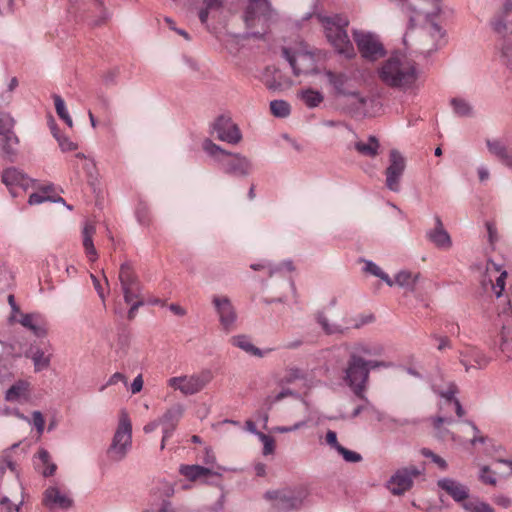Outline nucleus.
<instances>
[{"instance_id":"obj_32","label":"nucleus","mask_w":512,"mask_h":512,"mask_svg":"<svg viewBox=\"0 0 512 512\" xmlns=\"http://www.w3.org/2000/svg\"><path fill=\"white\" fill-rule=\"evenodd\" d=\"M30 384L25 380H18L5 393V400L8 402L27 400L29 398Z\"/></svg>"},{"instance_id":"obj_54","label":"nucleus","mask_w":512,"mask_h":512,"mask_svg":"<svg viewBox=\"0 0 512 512\" xmlns=\"http://www.w3.org/2000/svg\"><path fill=\"white\" fill-rule=\"evenodd\" d=\"M479 479L484 484H489L492 486H495L497 484L495 473L488 466L481 467Z\"/></svg>"},{"instance_id":"obj_47","label":"nucleus","mask_w":512,"mask_h":512,"mask_svg":"<svg viewBox=\"0 0 512 512\" xmlns=\"http://www.w3.org/2000/svg\"><path fill=\"white\" fill-rule=\"evenodd\" d=\"M305 379V373L296 366H290L285 369L284 376L281 379L282 384H292L298 380Z\"/></svg>"},{"instance_id":"obj_60","label":"nucleus","mask_w":512,"mask_h":512,"mask_svg":"<svg viewBox=\"0 0 512 512\" xmlns=\"http://www.w3.org/2000/svg\"><path fill=\"white\" fill-rule=\"evenodd\" d=\"M288 396H294L296 398H301L300 395L298 393L294 392L293 390L283 389L282 391L277 393L275 396L271 397L270 402L275 403V402L281 401L282 399H284Z\"/></svg>"},{"instance_id":"obj_17","label":"nucleus","mask_w":512,"mask_h":512,"mask_svg":"<svg viewBox=\"0 0 512 512\" xmlns=\"http://www.w3.org/2000/svg\"><path fill=\"white\" fill-rule=\"evenodd\" d=\"M212 131L219 140L230 144H237L242 139L241 132L236 124L230 118L224 116H220L214 121Z\"/></svg>"},{"instance_id":"obj_59","label":"nucleus","mask_w":512,"mask_h":512,"mask_svg":"<svg viewBox=\"0 0 512 512\" xmlns=\"http://www.w3.org/2000/svg\"><path fill=\"white\" fill-rule=\"evenodd\" d=\"M118 382H123L125 385L127 384V378L124 374L120 372H115L110 376L107 383L100 388V391H103L107 386L116 385Z\"/></svg>"},{"instance_id":"obj_42","label":"nucleus","mask_w":512,"mask_h":512,"mask_svg":"<svg viewBox=\"0 0 512 512\" xmlns=\"http://www.w3.org/2000/svg\"><path fill=\"white\" fill-rule=\"evenodd\" d=\"M364 267L363 270L366 273H369L375 277L380 278L382 281H384L388 286L392 287L394 285L393 280L389 277V275L382 271V269L375 264L374 262L370 260H364Z\"/></svg>"},{"instance_id":"obj_13","label":"nucleus","mask_w":512,"mask_h":512,"mask_svg":"<svg viewBox=\"0 0 512 512\" xmlns=\"http://www.w3.org/2000/svg\"><path fill=\"white\" fill-rule=\"evenodd\" d=\"M42 504L50 511L67 510L73 506V499L64 487L53 484L43 492Z\"/></svg>"},{"instance_id":"obj_6","label":"nucleus","mask_w":512,"mask_h":512,"mask_svg":"<svg viewBox=\"0 0 512 512\" xmlns=\"http://www.w3.org/2000/svg\"><path fill=\"white\" fill-rule=\"evenodd\" d=\"M213 379L210 370H202L198 373L174 376L167 380V385L183 396H192L201 392Z\"/></svg>"},{"instance_id":"obj_25","label":"nucleus","mask_w":512,"mask_h":512,"mask_svg":"<svg viewBox=\"0 0 512 512\" xmlns=\"http://www.w3.org/2000/svg\"><path fill=\"white\" fill-rule=\"evenodd\" d=\"M486 276L489 281L492 282L493 278H495V284H492V289L497 298H499L505 288V280L507 277V272L502 270L501 265L496 264L492 260H488L486 264Z\"/></svg>"},{"instance_id":"obj_56","label":"nucleus","mask_w":512,"mask_h":512,"mask_svg":"<svg viewBox=\"0 0 512 512\" xmlns=\"http://www.w3.org/2000/svg\"><path fill=\"white\" fill-rule=\"evenodd\" d=\"M30 423L33 424L39 435L43 434L45 428V420L40 411H34L32 413V419L30 420Z\"/></svg>"},{"instance_id":"obj_8","label":"nucleus","mask_w":512,"mask_h":512,"mask_svg":"<svg viewBox=\"0 0 512 512\" xmlns=\"http://www.w3.org/2000/svg\"><path fill=\"white\" fill-rule=\"evenodd\" d=\"M118 279L126 303L143 298V286L130 263L126 262L120 266Z\"/></svg>"},{"instance_id":"obj_48","label":"nucleus","mask_w":512,"mask_h":512,"mask_svg":"<svg viewBox=\"0 0 512 512\" xmlns=\"http://www.w3.org/2000/svg\"><path fill=\"white\" fill-rule=\"evenodd\" d=\"M462 507L467 512H495L494 509L488 503L480 501L478 499L465 501L462 504Z\"/></svg>"},{"instance_id":"obj_58","label":"nucleus","mask_w":512,"mask_h":512,"mask_svg":"<svg viewBox=\"0 0 512 512\" xmlns=\"http://www.w3.org/2000/svg\"><path fill=\"white\" fill-rule=\"evenodd\" d=\"M59 147L63 152L73 151L77 149V144L65 135L59 136L57 139Z\"/></svg>"},{"instance_id":"obj_29","label":"nucleus","mask_w":512,"mask_h":512,"mask_svg":"<svg viewBox=\"0 0 512 512\" xmlns=\"http://www.w3.org/2000/svg\"><path fill=\"white\" fill-rule=\"evenodd\" d=\"M486 145L490 154L497 157L503 165L512 169V155L509 154L507 147L501 141L488 139Z\"/></svg>"},{"instance_id":"obj_3","label":"nucleus","mask_w":512,"mask_h":512,"mask_svg":"<svg viewBox=\"0 0 512 512\" xmlns=\"http://www.w3.org/2000/svg\"><path fill=\"white\" fill-rule=\"evenodd\" d=\"M273 19V10L267 0H249L244 13V22L249 35L260 37L264 35Z\"/></svg>"},{"instance_id":"obj_37","label":"nucleus","mask_w":512,"mask_h":512,"mask_svg":"<svg viewBox=\"0 0 512 512\" xmlns=\"http://www.w3.org/2000/svg\"><path fill=\"white\" fill-rule=\"evenodd\" d=\"M179 472L190 481L212 474L211 469L200 465H181Z\"/></svg>"},{"instance_id":"obj_2","label":"nucleus","mask_w":512,"mask_h":512,"mask_svg":"<svg viewBox=\"0 0 512 512\" xmlns=\"http://www.w3.org/2000/svg\"><path fill=\"white\" fill-rule=\"evenodd\" d=\"M317 18L324 28L328 41L335 50L346 58L353 57L355 55V50L346 31L349 24L348 19L340 15H318Z\"/></svg>"},{"instance_id":"obj_7","label":"nucleus","mask_w":512,"mask_h":512,"mask_svg":"<svg viewBox=\"0 0 512 512\" xmlns=\"http://www.w3.org/2000/svg\"><path fill=\"white\" fill-rule=\"evenodd\" d=\"M445 32L442 28L430 22L417 31L416 49L423 55H429L438 50L444 43Z\"/></svg>"},{"instance_id":"obj_27","label":"nucleus","mask_w":512,"mask_h":512,"mask_svg":"<svg viewBox=\"0 0 512 512\" xmlns=\"http://www.w3.org/2000/svg\"><path fill=\"white\" fill-rule=\"evenodd\" d=\"M385 353V347L379 342H359L353 347L350 355H358L359 358L381 357Z\"/></svg>"},{"instance_id":"obj_15","label":"nucleus","mask_w":512,"mask_h":512,"mask_svg":"<svg viewBox=\"0 0 512 512\" xmlns=\"http://www.w3.org/2000/svg\"><path fill=\"white\" fill-rule=\"evenodd\" d=\"M220 167L224 173L234 177H247L253 170L252 162L239 153H228L220 159Z\"/></svg>"},{"instance_id":"obj_62","label":"nucleus","mask_w":512,"mask_h":512,"mask_svg":"<svg viewBox=\"0 0 512 512\" xmlns=\"http://www.w3.org/2000/svg\"><path fill=\"white\" fill-rule=\"evenodd\" d=\"M487 233H488V241L491 245H494L498 241V232L497 228L493 223H486Z\"/></svg>"},{"instance_id":"obj_16","label":"nucleus","mask_w":512,"mask_h":512,"mask_svg":"<svg viewBox=\"0 0 512 512\" xmlns=\"http://www.w3.org/2000/svg\"><path fill=\"white\" fill-rule=\"evenodd\" d=\"M212 303L223 330L226 332L232 331L237 321V312L231 300L226 296L215 295L212 298Z\"/></svg>"},{"instance_id":"obj_10","label":"nucleus","mask_w":512,"mask_h":512,"mask_svg":"<svg viewBox=\"0 0 512 512\" xmlns=\"http://www.w3.org/2000/svg\"><path fill=\"white\" fill-rule=\"evenodd\" d=\"M353 36L363 58L375 61L384 56L385 50L377 35L371 32L354 31Z\"/></svg>"},{"instance_id":"obj_4","label":"nucleus","mask_w":512,"mask_h":512,"mask_svg":"<svg viewBox=\"0 0 512 512\" xmlns=\"http://www.w3.org/2000/svg\"><path fill=\"white\" fill-rule=\"evenodd\" d=\"M132 446V423L126 411H121L117 429L107 450L108 457L113 461H121Z\"/></svg>"},{"instance_id":"obj_41","label":"nucleus","mask_w":512,"mask_h":512,"mask_svg":"<svg viewBox=\"0 0 512 512\" xmlns=\"http://www.w3.org/2000/svg\"><path fill=\"white\" fill-rule=\"evenodd\" d=\"M450 103L456 115L460 117L473 115V107L466 99L455 97L451 99Z\"/></svg>"},{"instance_id":"obj_9","label":"nucleus","mask_w":512,"mask_h":512,"mask_svg":"<svg viewBox=\"0 0 512 512\" xmlns=\"http://www.w3.org/2000/svg\"><path fill=\"white\" fill-rule=\"evenodd\" d=\"M283 54L290 63L295 75L316 72V57L306 46L299 48L293 53L285 48L283 49Z\"/></svg>"},{"instance_id":"obj_63","label":"nucleus","mask_w":512,"mask_h":512,"mask_svg":"<svg viewBox=\"0 0 512 512\" xmlns=\"http://www.w3.org/2000/svg\"><path fill=\"white\" fill-rule=\"evenodd\" d=\"M131 307L128 311V318L133 319L137 310L145 304L144 298L135 299L133 302L128 303Z\"/></svg>"},{"instance_id":"obj_1","label":"nucleus","mask_w":512,"mask_h":512,"mask_svg":"<svg viewBox=\"0 0 512 512\" xmlns=\"http://www.w3.org/2000/svg\"><path fill=\"white\" fill-rule=\"evenodd\" d=\"M378 73L384 84L404 91L413 89L418 79L415 64L400 56H392L387 59L379 68Z\"/></svg>"},{"instance_id":"obj_34","label":"nucleus","mask_w":512,"mask_h":512,"mask_svg":"<svg viewBox=\"0 0 512 512\" xmlns=\"http://www.w3.org/2000/svg\"><path fill=\"white\" fill-rule=\"evenodd\" d=\"M226 3V0H202L198 7V17L202 24H207L211 13L220 11Z\"/></svg>"},{"instance_id":"obj_40","label":"nucleus","mask_w":512,"mask_h":512,"mask_svg":"<svg viewBox=\"0 0 512 512\" xmlns=\"http://www.w3.org/2000/svg\"><path fill=\"white\" fill-rule=\"evenodd\" d=\"M299 96L305 105L309 108L318 107L324 100L323 94L313 89L302 90L299 93Z\"/></svg>"},{"instance_id":"obj_14","label":"nucleus","mask_w":512,"mask_h":512,"mask_svg":"<svg viewBox=\"0 0 512 512\" xmlns=\"http://www.w3.org/2000/svg\"><path fill=\"white\" fill-rule=\"evenodd\" d=\"M421 475V470L410 466L397 470L387 482V488L393 495H402L413 486L414 479Z\"/></svg>"},{"instance_id":"obj_61","label":"nucleus","mask_w":512,"mask_h":512,"mask_svg":"<svg viewBox=\"0 0 512 512\" xmlns=\"http://www.w3.org/2000/svg\"><path fill=\"white\" fill-rule=\"evenodd\" d=\"M365 366L368 368V373L370 374L371 370L378 368H388L390 363L383 360H365Z\"/></svg>"},{"instance_id":"obj_30","label":"nucleus","mask_w":512,"mask_h":512,"mask_svg":"<svg viewBox=\"0 0 512 512\" xmlns=\"http://www.w3.org/2000/svg\"><path fill=\"white\" fill-rule=\"evenodd\" d=\"M230 343L233 346L243 350L244 352L257 357H264L267 352L271 351V349H268L267 351L260 350L252 343L251 339L246 335H235L231 337Z\"/></svg>"},{"instance_id":"obj_46","label":"nucleus","mask_w":512,"mask_h":512,"mask_svg":"<svg viewBox=\"0 0 512 512\" xmlns=\"http://www.w3.org/2000/svg\"><path fill=\"white\" fill-rule=\"evenodd\" d=\"M56 113L60 119H62L68 127H73V120L68 113L65 102L60 95L54 94L53 96Z\"/></svg>"},{"instance_id":"obj_43","label":"nucleus","mask_w":512,"mask_h":512,"mask_svg":"<svg viewBox=\"0 0 512 512\" xmlns=\"http://www.w3.org/2000/svg\"><path fill=\"white\" fill-rule=\"evenodd\" d=\"M317 322L321 325L322 329L326 334H342L345 331V327L335 322H330L328 317L323 313L317 315Z\"/></svg>"},{"instance_id":"obj_28","label":"nucleus","mask_w":512,"mask_h":512,"mask_svg":"<svg viewBox=\"0 0 512 512\" xmlns=\"http://www.w3.org/2000/svg\"><path fill=\"white\" fill-rule=\"evenodd\" d=\"M20 324L32 331V333L37 337H43L47 333L43 318L39 314L22 315Z\"/></svg>"},{"instance_id":"obj_45","label":"nucleus","mask_w":512,"mask_h":512,"mask_svg":"<svg viewBox=\"0 0 512 512\" xmlns=\"http://www.w3.org/2000/svg\"><path fill=\"white\" fill-rule=\"evenodd\" d=\"M203 150L213 157L219 164L220 159L226 158L229 152L223 150L219 145L213 143L210 139H205L202 143Z\"/></svg>"},{"instance_id":"obj_64","label":"nucleus","mask_w":512,"mask_h":512,"mask_svg":"<svg viewBox=\"0 0 512 512\" xmlns=\"http://www.w3.org/2000/svg\"><path fill=\"white\" fill-rule=\"evenodd\" d=\"M326 443L331 447V448H334L336 451L339 450V447H341L342 445H340L337 441V434L336 432L332 431V430H329L327 433H326Z\"/></svg>"},{"instance_id":"obj_44","label":"nucleus","mask_w":512,"mask_h":512,"mask_svg":"<svg viewBox=\"0 0 512 512\" xmlns=\"http://www.w3.org/2000/svg\"><path fill=\"white\" fill-rule=\"evenodd\" d=\"M46 201L60 202V203H63L69 210L72 209V207L70 205H67L65 203V201L62 197L52 198L51 196H49L48 189H44L41 192L32 193L29 196V200H28L30 205H37V204H41Z\"/></svg>"},{"instance_id":"obj_33","label":"nucleus","mask_w":512,"mask_h":512,"mask_svg":"<svg viewBox=\"0 0 512 512\" xmlns=\"http://www.w3.org/2000/svg\"><path fill=\"white\" fill-rule=\"evenodd\" d=\"M96 232V228L91 223H86L83 227V246L85 253L90 261L94 262L98 259V253L93 243V236Z\"/></svg>"},{"instance_id":"obj_31","label":"nucleus","mask_w":512,"mask_h":512,"mask_svg":"<svg viewBox=\"0 0 512 512\" xmlns=\"http://www.w3.org/2000/svg\"><path fill=\"white\" fill-rule=\"evenodd\" d=\"M35 466L39 473L44 477L52 476L57 469L56 464L51 460L49 452L45 449H40L38 451Z\"/></svg>"},{"instance_id":"obj_50","label":"nucleus","mask_w":512,"mask_h":512,"mask_svg":"<svg viewBox=\"0 0 512 512\" xmlns=\"http://www.w3.org/2000/svg\"><path fill=\"white\" fill-rule=\"evenodd\" d=\"M499 348L508 358L512 357V333L506 326H504L501 331V343Z\"/></svg>"},{"instance_id":"obj_35","label":"nucleus","mask_w":512,"mask_h":512,"mask_svg":"<svg viewBox=\"0 0 512 512\" xmlns=\"http://www.w3.org/2000/svg\"><path fill=\"white\" fill-rule=\"evenodd\" d=\"M2 181L7 187L12 189L17 186L25 187L28 179L16 168H9L3 172Z\"/></svg>"},{"instance_id":"obj_23","label":"nucleus","mask_w":512,"mask_h":512,"mask_svg":"<svg viewBox=\"0 0 512 512\" xmlns=\"http://www.w3.org/2000/svg\"><path fill=\"white\" fill-rule=\"evenodd\" d=\"M368 103V97L359 91L352 89L344 98L341 104L342 109L351 115H363Z\"/></svg>"},{"instance_id":"obj_11","label":"nucleus","mask_w":512,"mask_h":512,"mask_svg":"<svg viewBox=\"0 0 512 512\" xmlns=\"http://www.w3.org/2000/svg\"><path fill=\"white\" fill-rule=\"evenodd\" d=\"M15 121L7 113L0 111V153L4 156H12L16 153L19 139L13 131Z\"/></svg>"},{"instance_id":"obj_49","label":"nucleus","mask_w":512,"mask_h":512,"mask_svg":"<svg viewBox=\"0 0 512 512\" xmlns=\"http://www.w3.org/2000/svg\"><path fill=\"white\" fill-rule=\"evenodd\" d=\"M270 110L275 117L285 118L290 114V105L284 100H273Z\"/></svg>"},{"instance_id":"obj_38","label":"nucleus","mask_w":512,"mask_h":512,"mask_svg":"<svg viewBox=\"0 0 512 512\" xmlns=\"http://www.w3.org/2000/svg\"><path fill=\"white\" fill-rule=\"evenodd\" d=\"M52 355L46 354L42 349L36 348L32 351L31 360L35 372H41L50 367Z\"/></svg>"},{"instance_id":"obj_52","label":"nucleus","mask_w":512,"mask_h":512,"mask_svg":"<svg viewBox=\"0 0 512 512\" xmlns=\"http://www.w3.org/2000/svg\"><path fill=\"white\" fill-rule=\"evenodd\" d=\"M258 438L263 444V455H271L275 451V440L273 437L266 435L264 433H257Z\"/></svg>"},{"instance_id":"obj_51","label":"nucleus","mask_w":512,"mask_h":512,"mask_svg":"<svg viewBox=\"0 0 512 512\" xmlns=\"http://www.w3.org/2000/svg\"><path fill=\"white\" fill-rule=\"evenodd\" d=\"M452 422L453 420L445 415H439L432 418L433 427L440 437H445L446 433L448 432L447 430L442 429V426L450 425Z\"/></svg>"},{"instance_id":"obj_24","label":"nucleus","mask_w":512,"mask_h":512,"mask_svg":"<svg viewBox=\"0 0 512 512\" xmlns=\"http://www.w3.org/2000/svg\"><path fill=\"white\" fill-rule=\"evenodd\" d=\"M435 227L427 231V239L437 248L448 250L452 246V240L449 233L444 228L442 220L439 216H435Z\"/></svg>"},{"instance_id":"obj_22","label":"nucleus","mask_w":512,"mask_h":512,"mask_svg":"<svg viewBox=\"0 0 512 512\" xmlns=\"http://www.w3.org/2000/svg\"><path fill=\"white\" fill-rule=\"evenodd\" d=\"M437 486L446 492L455 502H465L469 496L468 488L459 481L452 478H441L437 481Z\"/></svg>"},{"instance_id":"obj_53","label":"nucleus","mask_w":512,"mask_h":512,"mask_svg":"<svg viewBox=\"0 0 512 512\" xmlns=\"http://www.w3.org/2000/svg\"><path fill=\"white\" fill-rule=\"evenodd\" d=\"M421 454L426 458H430L441 470L445 471L448 468L446 460L433 453L430 449L422 448Z\"/></svg>"},{"instance_id":"obj_36","label":"nucleus","mask_w":512,"mask_h":512,"mask_svg":"<svg viewBox=\"0 0 512 512\" xmlns=\"http://www.w3.org/2000/svg\"><path fill=\"white\" fill-rule=\"evenodd\" d=\"M420 275L418 273L413 274L410 271L402 270L399 271L393 280L394 285H398L401 288H406L411 291H414L415 285L419 279Z\"/></svg>"},{"instance_id":"obj_39","label":"nucleus","mask_w":512,"mask_h":512,"mask_svg":"<svg viewBox=\"0 0 512 512\" xmlns=\"http://www.w3.org/2000/svg\"><path fill=\"white\" fill-rule=\"evenodd\" d=\"M355 149L364 156L375 157L378 154L379 142L376 137L370 136L367 141L357 142Z\"/></svg>"},{"instance_id":"obj_26","label":"nucleus","mask_w":512,"mask_h":512,"mask_svg":"<svg viewBox=\"0 0 512 512\" xmlns=\"http://www.w3.org/2000/svg\"><path fill=\"white\" fill-rule=\"evenodd\" d=\"M460 362L465 366L466 371H468L472 367L479 369L485 368L489 364L490 358L476 348H468L460 353Z\"/></svg>"},{"instance_id":"obj_20","label":"nucleus","mask_w":512,"mask_h":512,"mask_svg":"<svg viewBox=\"0 0 512 512\" xmlns=\"http://www.w3.org/2000/svg\"><path fill=\"white\" fill-rule=\"evenodd\" d=\"M265 498L273 501V507L279 511L298 509L302 505V499L285 491H268Z\"/></svg>"},{"instance_id":"obj_57","label":"nucleus","mask_w":512,"mask_h":512,"mask_svg":"<svg viewBox=\"0 0 512 512\" xmlns=\"http://www.w3.org/2000/svg\"><path fill=\"white\" fill-rule=\"evenodd\" d=\"M507 16H504L502 13H500L497 18L492 22V28L493 30L498 33V34H505L507 29H508V26H507V23H506V18Z\"/></svg>"},{"instance_id":"obj_12","label":"nucleus","mask_w":512,"mask_h":512,"mask_svg":"<svg viewBox=\"0 0 512 512\" xmlns=\"http://www.w3.org/2000/svg\"><path fill=\"white\" fill-rule=\"evenodd\" d=\"M406 169L405 157L396 149L389 153V165L385 170V185L393 191H400V181Z\"/></svg>"},{"instance_id":"obj_18","label":"nucleus","mask_w":512,"mask_h":512,"mask_svg":"<svg viewBox=\"0 0 512 512\" xmlns=\"http://www.w3.org/2000/svg\"><path fill=\"white\" fill-rule=\"evenodd\" d=\"M184 408L180 404H176L168 408L164 414L159 418L160 425L162 426V441L161 449L165 448L166 441L172 436L178 422L183 416Z\"/></svg>"},{"instance_id":"obj_5","label":"nucleus","mask_w":512,"mask_h":512,"mask_svg":"<svg viewBox=\"0 0 512 512\" xmlns=\"http://www.w3.org/2000/svg\"><path fill=\"white\" fill-rule=\"evenodd\" d=\"M343 380L357 397L364 399L369 383V373L365 366V360L359 358L358 355H350L344 369Z\"/></svg>"},{"instance_id":"obj_19","label":"nucleus","mask_w":512,"mask_h":512,"mask_svg":"<svg viewBox=\"0 0 512 512\" xmlns=\"http://www.w3.org/2000/svg\"><path fill=\"white\" fill-rule=\"evenodd\" d=\"M434 392L441 398V401L439 402L440 413L445 414L450 407H453L457 416L463 417L464 409L462 408L459 400L455 397L458 393V388L454 383H448L445 389H439L434 386Z\"/></svg>"},{"instance_id":"obj_55","label":"nucleus","mask_w":512,"mask_h":512,"mask_svg":"<svg viewBox=\"0 0 512 512\" xmlns=\"http://www.w3.org/2000/svg\"><path fill=\"white\" fill-rule=\"evenodd\" d=\"M337 452L340 455H342V457L344 458V460L346 462L357 463L362 460V456L359 453H357L355 451L348 450L343 446L339 447V450Z\"/></svg>"},{"instance_id":"obj_21","label":"nucleus","mask_w":512,"mask_h":512,"mask_svg":"<svg viewBox=\"0 0 512 512\" xmlns=\"http://www.w3.org/2000/svg\"><path fill=\"white\" fill-rule=\"evenodd\" d=\"M328 83L334 89V95L337 98H344L353 88L352 78L343 72H333L327 70L325 72Z\"/></svg>"}]
</instances>
